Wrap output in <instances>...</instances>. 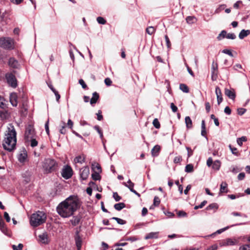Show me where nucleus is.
I'll use <instances>...</instances> for the list:
<instances>
[{
    "label": "nucleus",
    "instance_id": "obj_1",
    "mask_svg": "<svg viewBox=\"0 0 250 250\" xmlns=\"http://www.w3.org/2000/svg\"><path fill=\"white\" fill-rule=\"evenodd\" d=\"M79 203L76 198L70 196L59 204L57 208L58 214L63 218L71 216L78 209Z\"/></svg>",
    "mask_w": 250,
    "mask_h": 250
},
{
    "label": "nucleus",
    "instance_id": "obj_2",
    "mask_svg": "<svg viewBox=\"0 0 250 250\" xmlns=\"http://www.w3.org/2000/svg\"><path fill=\"white\" fill-rule=\"evenodd\" d=\"M17 133L13 125H9L8 130L6 131L5 137L2 142V146L3 148L11 152L16 149L17 143Z\"/></svg>",
    "mask_w": 250,
    "mask_h": 250
},
{
    "label": "nucleus",
    "instance_id": "obj_3",
    "mask_svg": "<svg viewBox=\"0 0 250 250\" xmlns=\"http://www.w3.org/2000/svg\"><path fill=\"white\" fill-rule=\"evenodd\" d=\"M46 218V216L43 212L38 211L31 215L30 224L33 227H37L44 223Z\"/></svg>",
    "mask_w": 250,
    "mask_h": 250
},
{
    "label": "nucleus",
    "instance_id": "obj_4",
    "mask_svg": "<svg viewBox=\"0 0 250 250\" xmlns=\"http://www.w3.org/2000/svg\"><path fill=\"white\" fill-rule=\"evenodd\" d=\"M57 166L56 162L52 159H46L43 164V168L45 173H49L54 171Z\"/></svg>",
    "mask_w": 250,
    "mask_h": 250
},
{
    "label": "nucleus",
    "instance_id": "obj_5",
    "mask_svg": "<svg viewBox=\"0 0 250 250\" xmlns=\"http://www.w3.org/2000/svg\"><path fill=\"white\" fill-rule=\"evenodd\" d=\"M0 47L6 50L14 49V41L10 38H0Z\"/></svg>",
    "mask_w": 250,
    "mask_h": 250
},
{
    "label": "nucleus",
    "instance_id": "obj_6",
    "mask_svg": "<svg viewBox=\"0 0 250 250\" xmlns=\"http://www.w3.org/2000/svg\"><path fill=\"white\" fill-rule=\"evenodd\" d=\"M5 78L8 84L13 88L17 86V80L14 74L11 73H7L5 74Z\"/></svg>",
    "mask_w": 250,
    "mask_h": 250
},
{
    "label": "nucleus",
    "instance_id": "obj_7",
    "mask_svg": "<svg viewBox=\"0 0 250 250\" xmlns=\"http://www.w3.org/2000/svg\"><path fill=\"white\" fill-rule=\"evenodd\" d=\"M35 132L33 126L31 125H29L26 127L24 135L25 139L26 140H28L29 139L32 138V137H35Z\"/></svg>",
    "mask_w": 250,
    "mask_h": 250
},
{
    "label": "nucleus",
    "instance_id": "obj_8",
    "mask_svg": "<svg viewBox=\"0 0 250 250\" xmlns=\"http://www.w3.org/2000/svg\"><path fill=\"white\" fill-rule=\"evenodd\" d=\"M72 174V169L70 166H66L62 170V175L66 179L70 178Z\"/></svg>",
    "mask_w": 250,
    "mask_h": 250
},
{
    "label": "nucleus",
    "instance_id": "obj_9",
    "mask_svg": "<svg viewBox=\"0 0 250 250\" xmlns=\"http://www.w3.org/2000/svg\"><path fill=\"white\" fill-rule=\"evenodd\" d=\"M211 80L213 81H216L217 78L218 64L214 61L212 62L211 68Z\"/></svg>",
    "mask_w": 250,
    "mask_h": 250
},
{
    "label": "nucleus",
    "instance_id": "obj_10",
    "mask_svg": "<svg viewBox=\"0 0 250 250\" xmlns=\"http://www.w3.org/2000/svg\"><path fill=\"white\" fill-rule=\"evenodd\" d=\"M80 175L81 178L83 180H86L89 175V169L87 166L84 167L80 170Z\"/></svg>",
    "mask_w": 250,
    "mask_h": 250
},
{
    "label": "nucleus",
    "instance_id": "obj_11",
    "mask_svg": "<svg viewBox=\"0 0 250 250\" xmlns=\"http://www.w3.org/2000/svg\"><path fill=\"white\" fill-rule=\"evenodd\" d=\"M75 240L76 245L78 250H80L81 247H82V238L79 235L78 231H76V235L75 236Z\"/></svg>",
    "mask_w": 250,
    "mask_h": 250
},
{
    "label": "nucleus",
    "instance_id": "obj_12",
    "mask_svg": "<svg viewBox=\"0 0 250 250\" xmlns=\"http://www.w3.org/2000/svg\"><path fill=\"white\" fill-rule=\"evenodd\" d=\"M8 65L13 68H18L20 65L18 61L14 58L11 57L8 61Z\"/></svg>",
    "mask_w": 250,
    "mask_h": 250
},
{
    "label": "nucleus",
    "instance_id": "obj_13",
    "mask_svg": "<svg viewBox=\"0 0 250 250\" xmlns=\"http://www.w3.org/2000/svg\"><path fill=\"white\" fill-rule=\"evenodd\" d=\"M38 241L42 244H47L48 242V236L46 233H43L38 236Z\"/></svg>",
    "mask_w": 250,
    "mask_h": 250
},
{
    "label": "nucleus",
    "instance_id": "obj_14",
    "mask_svg": "<svg viewBox=\"0 0 250 250\" xmlns=\"http://www.w3.org/2000/svg\"><path fill=\"white\" fill-rule=\"evenodd\" d=\"M225 94L229 99L233 100L235 98V93L233 89H229L227 88L225 89Z\"/></svg>",
    "mask_w": 250,
    "mask_h": 250
},
{
    "label": "nucleus",
    "instance_id": "obj_15",
    "mask_svg": "<svg viewBox=\"0 0 250 250\" xmlns=\"http://www.w3.org/2000/svg\"><path fill=\"white\" fill-rule=\"evenodd\" d=\"M228 192V184L226 182H223L220 185L219 194L222 193H227Z\"/></svg>",
    "mask_w": 250,
    "mask_h": 250
},
{
    "label": "nucleus",
    "instance_id": "obj_16",
    "mask_svg": "<svg viewBox=\"0 0 250 250\" xmlns=\"http://www.w3.org/2000/svg\"><path fill=\"white\" fill-rule=\"evenodd\" d=\"M250 34V30H242L239 34V38L240 39H243Z\"/></svg>",
    "mask_w": 250,
    "mask_h": 250
},
{
    "label": "nucleus",
    "instance_id": "obj_17",
    "mask_svg": "<svg viewBox=\"0 0 250 250\" xmlns=\"http://www.w3.org/2000/svg\"><path fill=\"white\" fill-rule=\"evenodd\" d=\"M160 150V146L159 145L155 146L151 149V152L153 157L157 156Z\"/></svg>",
    "mask_w": 250,
    "mask_h": 250
},
{
    "label": "nucleus",
    "instance_id": "obj_18",
    "mask_svg": "<svg viewBox=\"0 0 250 250\" xmlns=\"http://www.w3.org/2000/svg\"><path fill=\"white\" fill-rule=\"evenodd\" d=\"M99 98V94L97 92H94L92 94V98L90 100V104L93 105V104H96Z\"/></svg>",
    "mask_w": 250,
    "mask_h": 250
},
{
    "label": "nucleus",
    "instance_id": "obj_19",
    "mask_svg": "<svg viewBox=\"0 0 250 250\" xmlns=\"http://www.w3.org/2000/svg\"><path fill=\"white\" fill-rule=\"evenodd\" d=\"M10 113L8 110H0V117L2 120L8 119Z\"/></svg>",
    "mask_w": 250,
    "mask_h": 250
},
{
    "label": "nucleus",
    "instance_id": "obj_20",
    "mask_svg": "<svg viewBox=\"0 0 250 250\" xmlns=\"http://www.w3.org/2000/svg\"><path fill=\"white\" fill-rule=\"evenodd\" d=\"M158 237V232H151L148 233L146 236V239H153V238H157Z\"/></svg>",
    "mask_w": 250,
    "mask_h": 250
},
{
    "label": "nucleus",
    "instance_id": "obj_21",
    "mask_svg": "<svg viewBox=\"0 0 250 250\" xmlns=\"http://www.w3.org/2000/svg\"><path fill=\"white\" fill-rule=\"evenodd\" d=\"M75 163L83 164L85 161V156L83 155H79L76 157L74 160Z\"/></svg>",
    "mask_w": 250,
    "mask_h": 250
},
{
    "label": "nucleus",
    "instance_id": "obj_22",
    "mask_svg": "<svg viewBox=\"0 0 250 250\" xmlns=\"http://www.w3.org/2000/svg\"><path fill=\"white\" fill-rule=\"evenodd\" d=\"M27 157V154L26 152H23L22 153H21L19 157H18V160L21 163H23L24 162Z\"/></svg>",
    "mask_w": 250,
    "mask_h": 250
},
{
    "label": "nucleus",
    "instance_id": "obj_23",
    "mask_svg": "<svg viewBox=\"0 0 250 250\" xmlns=\"http://www.w3.org/2000/svg\"><path fill=\"white\" fill-rule=\"evenodd\" d=\"M81 220L80 216H74L71 220V222L73 226H76L79 224Z\"/></svg>",
    "mask_w": 250,
    "mask_h": 250
},
{
    "label": "nucleus",
    "instance_id": "obj_24",
    "mask_svg": "<svg viewBox=\"0 0 250 250\" xmlns=\"http://www.w3.org/2000/svg\"><path fill=\"white\" fill-rule=\"evenodd\" d=\"M125 205L124 203H119L114 205V208L118 211L122 210L123 208H125Z\"/></svg>",
    "mask_w": 250,
    "mask_h": 250
},
{
    "label": "nucleus",
    "instance_id": "obj_25",
    "mask_svg": "<svg viewBox=\"0 0 250 250\" xmlns=\"http://www.w3.org/2000/svg\"><path fill=\"white\" fill-rule=\"evenodd\" d=\"M220 166L221 163L220 161L216 160L213 162L212 167L213 169L216 170H218L220 167Z\"/></svg>",
    "mask_w": 250,
    "mask_h": 250
},
{
    "label": "nucleus",
    "instance_id": "obj_26",
    "mask_svg": "<svg viewBox=\"0 0 250 250\" xmlns=\"http://www.w3.org/2000/svg\"><path fill=\"white\" fill-rule=\"evenodd\" d=\"M185 123L186 124L187 127L188 128H190L192 127V121L189 116H187L185 118Z\"/></svg>",
    "mask_w": 250,
    "mask_h": 250
},
{
    "label": "nucleus",
    "instance_id": "obj_27",
    "mask_svg": "<svg viewBox=\"0 0 250 250\" xmlns=\"http://www.w3.org/2000/svg\"><path fill=\"white\" fill-rule=\"evenodd\" d=\"M27 142H30V146L32 147H35L38 145V142L36 140L35 137H32V138L29 139L28 140H26Z\"/></svg>",
    "mask_w": 250,
    "mask_h": 250
},
{
    "label": "nucleus",
    "instance_id": "obj_28",
    "mask_svg": "<svg viewBox=\"0 0 250 250\" xmlns=\"http://www.w3.org/2000/svg\"><path fill=\"white\" fill-rule=\"evenodd\" d=\"M123 185L128 188L130 190H131V189H133V187L134 186V183H132L130 179L128 180L127 183H124Z\"/></svg>",
    "mask_w": 250,
    "mask_h": 250
},
{
    "label": "nucleus",
    "instance_id": "obj_29",
    "mask_svg": "<svg viewBox=\"0 0 250 250\" xmlns=\"http://www.w3.org/2000/svg\"><path fill=\"white\" fill-rule=\"evenodd\" d=\"M201 135L203 136L206 137V125L204 120H202L201 124Z\"/></svg>",
    "mask_w": 250,
    "mask_h": 250
},
{
    "label": "nucleus",
    "instance_id": "obj_30",
    "mask_svg": "<svg viewBox=\"0 0 250 250\" xmlns=\"http://www.w3.org/2000/svg\"><path fill=\"white\" fill-rule=\"evenodd\" d=\"M179 87L180 90L185 93H188L189 92V88L188 86L185 84H180Z\"/></svg>",
    "mask_w": 250,
    "mask_h": 250
},
{
    "label": "nucleus",
    "instance_id": "obj_31",
    "mask_svg": "<svg viewBox=\"0 0 250 250\" xmlns=\"http://www.w3.org/2000/svg\"><path fill=\"white\" fill-rule=\"evenodd\" d=\"M247 141V138L246 136H242L240 138H239L237 139V143L238 145L240 146H242L243 145V142H246Z\"/></svg>",
    "mask_w": 250,
    "mask_h": 250
},
{
    "label": "nucleus",
    "instance_id": "obj_32",
    "mask_svg": "<svg viewBox=\"0 0 250 250\" xmlns=\"http://www.w3.org/2000/svg\"><path fill=\"white\" fill-rule=\"evenodd\" d=\"M227 32L226 30H222L221 33L217 36V39L218 40H221L222 39L226 38Z\"/></svg>",
    "mask_w": 250,
    "mask_h": 250
},
{
    "label": "nucleus",
    "instance_id": "obj_33",
    "mask_svg": "<svg viewBox=\"0 0 250 250\" xmlns=\"http://www.w3.org/2000/svg\"><path fill=\"white\" fill-rule=\"evenodd\" d=\"M100 173L99 172L93 171V173L92 174V178L94 180H99L101 179V176L100 175Z\"/></svg>",
    "mask_w": 250,
    "mask_h": 250
},
{
    "label": "nucleus",
    "instance_id": "obj_34",
    "mask_svg": "<svg viewBox=\"0 0 250 250\" xmlns=\"http://www.w3.org/2000/svg\"><path fill=\"white\" fill-rule=\"evenodd\" d=\"M185 171L188 173L193 171V166L192 164H188L185 167Z\"/></svg>",
    "mask_w": 250,
    "mask_h": 250
},
{
    "label": "nucleus",
    "instance_id": "obj_35",
    "mask_svg": "<svg viewBox=\"0 0 250 250\" xmlns=\"http://www.w3.org/2000/svg\"><path fill=\"white\" fill-rule=\"evenodd\" d=\"M196 19L194 16H188L186 18V21L188 24H192L194 22V20Z\"/></svg>",
    "mask_w": 250,
    "mask_h": 250
},
{
    "label": "nucleus",
    "instance_id": "obj_36",
    "mask_svg": "<svg viewBox=\"0 0 250 250\" xmlns=\"http://www.w3.org/2000/svg\"><path fill=\"white\" fill-rule=\"evenodd\" d=\"M226 7L225 4H221L216 9V10L214 11V14H218L220 12H221L224 9V8Z\"/></svg>",
    "mask_w": 250,
    "mask_h": 250
},
{
    "label": "nucleus",
    "instance_id": "obj_37",
    "mask_svg": "<svg viewBox=\"0 0 250 250\" xmlns=\"http://www.w3.org/2000/svg\"><path fill=\"white\" fill-rule=\"evenodd\" d=\"M111 219L116 220L117 223L120 225H124L126 223L125 221L118 217H113Z\"/></svg>",
    "mask_w": 250,
    "mask_h": 250
},
{
    "label": "nucleus",
    "instance_id": "obj_38",
    "mask_svg": "<svg viewBox=\"0 0 250 250\" xmlns=\"http://www.w3.org/2000/svg\"><path fill=\"white\" fill-rule=\"evenodd\" d=\"M155 31V29L153 26H149L146 29V32L150 35H152Z\"/></svg>",
    "mask_w": 250,
    "mask_h": 250
},
{
    "label": "nucleus",
    "instance_id": "obj_39",
    "mask_svg": "<svg viewBox=\"0 0 250 250\" xmlns=\"http://www.w3.org/2000/svg\"><path fill=\"white\" fill-rule=\"evenodd\" d=\"M5 100L0 95V108L3 109L5 106Z\"/></svg>",
    "mask_w": 250,
    "mask_h": 250
},
{
    "label": "nucleus",
    "instance_id": "obj_40",
    "mask_svg": "<svg viewBox=\"0 0 250 250\" xmlns=\"http://www.w3.org/2000/svg\"><path fill=\"white\" fill-rule=\"evenodd\" d=\"M229 228V227L228 226V227H225V228H224L223 229H218L215 232H214V233L211 234L210 236H212L214 235H215V234H220L222 232H223V231H224L226 230L227 229H228Z\"/></svg>",
    "mask_w": 250,
    "mask_h": 250
},
{
    "label": "nucleus",
    "instance_id": "obj_41",
    "mask_svg": "<svg viewBox=\"0 0 250 250\" xmlns=\"http://www.w3.org/2000/svg\"><path fill=\"white\" fill-rule=\"evenodd\" d=\"M94 128L97 130L99 134L100 135V137L102 140L103 139V134L102 130L100 128V127L98 125H95L94 126Z\"/></svg>",
    "mask_w": 250,
    "mask_h": 250
},
{
    "label": "nucleus",
    "instance_id": "obj_42",
    "mask_svg": "<svg viewBox=\"0 0 250 250\" xmlns=\"http://www.w3.org/2000/svg\"><path fill=\"white\" fill-rule=\"evenodd\" d=\"M236 244V241L231 239H228L226 240V245L228 246H233Z\"/></svg>",
    "mask_w": 250,
    "mask_h": 250
},
{
    "label": "nucleus",
    "instance_id": "obj_43",
    "mask_svg": "<svg viewBox=\"0 0 250 250\" xmlns=\"http://www.w3.org/2000/svg\"><path fill=\"white\" fill-rule=\"evenodd\" d=\"M218 205L216 203H212L208 205L207 208V210H210L212 209H217Z\"/></svg>",
    "mask_w": 250,
    "mask_h": 250
},
{
    "label": "nucleus",
    "instance_id": "obj_44",
    "mask_svg": "<svg viewBox=\"0 0 250 250\" xmlns=\"http://www.w3.org/2000/svg\"><path fill=\"white\" fill-rule=\"evenodd\" d=\"M97 21L99 24H105L106 20L102 17H98L97 18Z\"/></svg>",
    "mask_w": 250,
    "mask_h": 250
},
{
    "label": "nucleus",
    "instance_id": "obj_45",
    "mask_svg": "<svg viewBox=\"0 0 250 250\" xmlns=\"http://www.w3.org/2000/svg\"><path fill=\"white\" fill-rule=\"evenodd\" d=\"M92 169H93V171L99 172H102L101 167L100 166L99 164H97L95 167H94L93 166Z\"/></svg>",
    "mask_w": 250,
    "mask_h": 250
},
{
    "label": "nucleus",
    "instance_id": "obj_46",
    "mask_svg": "<svg viewBox=\"0 0 250 250\" xmlns=\"http://www.w3.org/2000/svg\"><path fill=\"white\" fill-rule=\"evenodd\" d=\"M229 147L233 154L238 156V153L237 151V149L236 148L232 147L230 145H229Z\"/></svg>",
    "mask_w": 250,
    "mask_h": 250
},
{
    "label": "nucleus",
    "instance_id": "obj_47",
    "mask_svg": "<svg viewBox=\"0 0 250 250\" xmlns=\"http://www.w3.org/2000/svg\"><path fill=\"white\" fill-rule=\"evenodd\" d=\"M207 203V201H203L199 205L195 206L194 208L195 209H198L199 208H202Z\"/></svg>",
    "mask_w": 250,
    "mask_h": 250
},
{
    "label": "nucleus",
    "instance_id": "obj_48",
    "mask_svg": "<svg viewBox=\"0 0 250 250\" xmlns=\"http://www.w3.org/2000/svg\"><path fill=\"white\" fill-rule=\"evenodd\" d=\"M153 125L156 128H159L160 127V124L158 121V120L155 118L153 121Z\"/></svg>",
    "mask_w": 250,
    "mask_h": 250
},
{
    "label": "nucleus",
    "instance_id": "obj_49",
    "mask_svg": "<svg viewBox=\"0 0 250 250\" xmlns=\"http://www.w3.org/2000/svg\"><path fill=\"white\" fill-rule=\"evenodd\" d=\"M160 203V200L157 196H155L153 200V205L155 206H158Z\"/></svg>",
    "mask_w": 250,
    "mask_h": 250
},
{
    "label": "nucleus",
    "instance_id": "obj_50",
    "mask_svg": "<svg viewBox=\"0 0 250 250\" xmlns=\"http://www.w3.org/2000/svg\"><path fill=\"white\" fill-rule=\"evenodd\" d=\"M23 248V245L21 244H19L18 246L16 245H13L12 248L13 250H21Z\"/></svg>",
    "mask_w": 250,
    "mask_h": 250
},
{
    "label": "nucleus",
    "instance_id": "obj_51",
    "mask_svg": "<svg viewBox=\"0 0 250 250\" xmlns=\"http://www.w3.org/2000/svg\"><path fill=\"white\" fill-rule=\"evenodd\" d=\"M10 101L11 104L13 106H16L17 105V102L15 99V97H10Z\"/></svg>",
    "mask_w": 250,
    "mask_h": 250
},
{
    "label": "nucleus",
    "instance_id": "obj_52",
    "mask_svg": "<svg viewBox=\"0 0 250 250\" xmlns=\"http://www.w3.org/2000/svg\"><path fill=\"white\" fill-rule=\"evenodd\" d=\"M239 250H250V244H246L240 247Z\"/></svg>",
    "mask_w": 250,
    "mask_h": 250
},
{
    "label": "nucleus",
    "instance_id": "obj_53",
    "mask_svg": "<svg viewBox=\"0 0 250 250\" xmlns=\"http://www.w3.org/2000/svg\"><path fill=\"white\" fill-rule=\"evenodd\" d=\"M236 36L234 33H229L227 34L226 38L229 39L234 40L236 38Z\"/></svg>",
    "mask_w": 250,
    "mask_h": 250
},
{
    "label": "nucleus",
    "instance_id": "obj_54",
    "mask_svg": "<svg viewBox=\"0 0 250 250\" xmlns=\"http://www.w3.org/2000/svg\"><path fill=\"white\" fill-rule=\"evenodd\" d=\"M113 197L116 202L119 201L121 199V197L118 195V194L117 192L113 193Z\"/></svg>",
    "mask_w": 250,
    "mask_h": 250
},
{
    "label": "nucleus",
    "instance_id": "obj_55",
    "mask_svg": "<svg viewBox=\"0 0 250 250\" xmlns=\"http://www.w3.org/2000/svg\"><path fill=\"white\" fill-rule=\"evenodd\" d=\"M178 216L180 217H186L187 216V214L186 212L183 210H180L177 213Z\"/></svg>",
    "mask_w": 250,
    "mask_h": 250
},
{
    "label": "nucleus",
    "instance_id": "obj_56",
    "mask_svg": "<svg viewBox=\"0 0 250 250\" xmlns=\"http://www.w3.org/2000/svg\"><path fill=\"white\" fill-rule=\"evenodd\" d=\"M79 83L82 85V87L83 89H85L87 88V85L86 84L84 81L83 79H80L79 81Z\"/></svg>",
    "mask_w": 250,
    "mask_h": 250
},
{
    "label": "nucleus",
    "instance_id": "obj_57",
    "mask_svg": "<svg viewBox=\"0 0 250 250\" xmlns=\"http://www.w3.org/2000/svg\"><path fill=\"white\" fill-rule=\"evenodd\" d=\"M211 118L214 120V124L216 126H219V122L217 118H215L213 114H212L210 116Z\"/></svg>",
    "mask_w": 250,
    "mask_h": 250
},
{
    "label": "nucleus",
    "instance_id": "obj_58",
    "mask_svg": "<svg viewBox=\"0 0 250 250\" xmlns=\"http://www.w3.org/2000/svg\"><path fill=\"white\" fill-rule=\"evenodd\" d=\"M222 52L225 54H228V55H229L230 57L233 56L232 53L231 52V50H230L224 49L223 50Z\"/></svg>",
    "mask_w": 250,
    "mask_h": 250
},
{
    "label": "nucleus",
    "instance_id": "obj_59",
    "mask_svg": "<svg viewBox=\"0 0 250 250\" xmlns=\"http://www.w3.org/2000/svg\"><path fill=\"white\" fill-rule=\"evenodd\" d=\"M0 229L2 231H4L5 229L4 223L3 220L1 218H0Z\"/></svg>",
    "mask_w": 250,
    "mask_h": 250
},
{
    "label": "nucleus",
    "instance_id": "obj_60",
    "mask_svg": "<svg viewBox=\"0 0 250 250\" xmlns=\"http://www.w3.org/2000/svg\"><path fill=\"white\" fill-rule=\"evenodd\" d=\"M104 83L107 86H110L112 83V81L109 78H106L104 79Z\"/></svg>",
    "mask_w": 250,
    "mask_h": 250
},
{
    "label": "nucleus",
    "instance_id": "obj_61",
    "mask_svg": "<svg viewBox=\"0 0 250 250\" xmlns=\"http://www.w3.org/2000/svg\"><path fill=\"white\" fill-rule=\"evenodd\" d=\"M215 93L216 96L222 95L221 89L218 86H216L215 88Z\"/></svg>",
    "mask_w": 250,
    "mask_h": 250
},
{
    "label": "nucleus",
    "instance_id": "obj_62",
    "mask_svg": "<svg viewBox=\"0 0 250 250\" xmlns=\"http://www.w3.org/2000/svg\"><path fill=\"white\" fill-rule=\"evenodd\" d=\"M213 161H212V159L211 157H209L208 158L207 161V165L209 167H210L212 165H213Z\"/></svg>",
    "mask_w": 250,
    "mask_h": 250
},
{
    "label": "nucleus",
    "instance_id": "obj_63",
    "mask_svg": "<svg viewBox=\"0 0 250 250\" xmlns=\"http://www.w3.org/2000/svg\"><path fill=\"white\" fill-rule=\"evenodd\" d=\"M231 171L234 173H237L239 170V169L238 168V167L236 166H233L231 167Z\"/></svg>",
    "mask_w": 250,
    "mask_h": 250
},
{
    "label": "nucleus",
    "instance_id": "obj_64",
    "mask_svg": "<svg viewBox=\"0 0 250 250\" xmlns=\"http://www.w3.org/2000/svg\"><path fill=\"white\" fill-rule=\"evenodd\" d=\"M217 249L218 246L216 244H214L208 248L206 250H217Z\"/></svg>",
    "mask_w": 250,
    "mask_h": 250
}]
</instances>
